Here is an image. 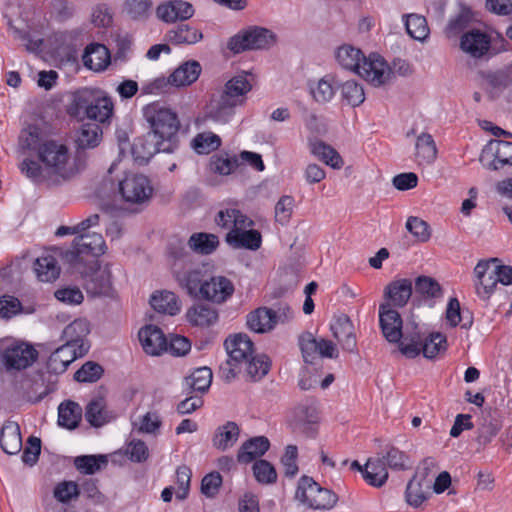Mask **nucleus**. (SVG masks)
Wrapping results in <instances>:
<instances>
[{
	"mask_svg": "<svg viewBox=\"0 0 512 512\" xmlns=\"http://www.w3.org/2000/svg\"><path fill=\"white\" fill-rule=\"evenodd\" d=\"M143 115L151 133L143 144L145 155L135 160H149L159 153L173 154L179 148L177 133L180 122L176 112L159 102H153L144 107Z\"/></svg>",
	"mask_w": 512,
	"mask_h": 512,
	"instance_id": "1",
	"label": "nucleus"
},
{
	"mask_svg": "<svg viewBox=\"0 0 512 512\" xmlns=\"http://www.w3.org/2000/svg\"><path fill=\"white\" fill-rule=\"evenodd\" d=\"M252 84L247 75H237L228 80L211 100L209 117L216 122L227 123L235 114V108L242 106Z\"/></svg>",
	"mask_w": 512,
	"mask_h": 512,
	"instance_id": "2",
	"label": "nucleus"
},
{
	"mask_svg": "<svg viewBox=\"0 0 512 512\" xmlns=\"http://www.w3.org/2000/svg\"><path fill=\"white\" fill-rule=\"evenodd\" d=\"M114 105L110 97L97 89H83L74 94L69 106L73 116H85L100 123L108 121L113 114Z\"/></svg>",
	"mask_w": 512,
	"mask_h": 512,
	"instance_id": "3",
	"label": "nucleus"
},
{
	"mask_svg": "<svg viewBox=\"0 0 512 512\" xmlns=\"http://www.w3.org/2000/svg\"><path fill=\"white\" fill-rule=\"evenodd\" d=\"M19 170L35 183L69 179L85 168V162H19Z\"/></svg>",
	"mask_w": 512,
	"mask_h": 512,
	"instance_id": "4",
	"label": "nucleus"
},
{
	"mask_svg": "<svg viewBox=\"0 0 512 512\" xmlns=\"http://www.w3.org/2000/svg\"><path fill=\"white\" fill-rule=\"evenodd\" d=\"M118 193L121 200L135 209L146 207L153 196L154 188L151 180L144 174L127 171L117 175Z\"/></svg>",
	"mask_w": 512,
	"mask_h": 512,
	"instance_id": "5",
	"label": "nucleus"
},
{
	"mask_svg": "<svg viewBox=\"0 0 512 512\" xmlns=\"http://www.w3.org/2000/svg\"><path fill=\"white\" fill-rule=\"evenodd\" d=\"M171 256L174 258L172 264L173 274L179 286L186 291V293L198 299L202 291V286L206 282L209 274L204 266H189L179 269V263H187L190 254L184 247L171 248Z\"/></svg>",
	"mask_w": 512,
	"mask_h": 512,
	"instance_id": "6",
	"label": "nucleus"
},
{
	"mask_svg": "<svg viewBox=\"0 0 512 512\" xmlns=\"http://www.w3.org/2000/svg\"><path fill=\"white\" fill-rule=\"evenodd\" d=\"M446 348L447 341L443 334L431 333L423 339L418 328L413 332L407 330L404 341L400 343V352L408 358H415L422 352L424 357L433 359Z\"/></svg>",
	"mask_w": 512,
	"mask_h": 512,
	"instance_id": "7",
	"label": "nucleus"
},
{
	"mask_svg": "<svg viewBox=\"0 0 512 512\" xmlns=\"http://www.w3.org/2000/svg\"><path fill=\"white\" fill-rule=\"evenodd\" d=\"M276 39V35L271 30L253 26L231 37L228 48L235 54L247 50H264L272 47L276 43Z\"/></svg>",
	"mask_w": 512,
	"mask_h": 512,
	"instance_id": "8",
	"label": "nucleus"
},
{
	"mask_svg": "<svg viewBox=\"0 0 512 512\" xmlns=\"http://www.w3.org/2000/svg\"><path fill=\"white\" fill-rule=\"evenodd\" d=\"M296 498L307 507L318 510L332 509L338 501L333 491L322 488L308 476H303L299 480Z\"/></svg>",
	"mask_w": 512,
	"mask_h": 512,
	"instance_id": "9",
	"label": "nucleus"
},
{
	"mask_svg": "<svg viewBox=\"0 0 512 512\" xmlns=\"http://www.w3.org/2000/svg\"><path fill=\"white\" fill-rule=\"evenodd\" d=\"M379 325L384 338L390 343H397L399 348L400 343L404 341L406 331L413 332L418 326L411 321L403 328L401 315L391 307V304H380Z\"/></svg>",
	"mask_w": 512,
	"mask_h": 512,
	"instance_id": "10",
	"label": "nucleus"
},
{
	"mask_svg": "<svg viewBox=\"0 0 512 512\" xmlns=\"http://www.w3.org/2000/svg\"><path fill=\"white\" fill-rule=\"evenodd\" d=\"M299 347L306 363L313 364L317 356L336 359L339 356L337 345L331 340L316 338L311 332L299 336Z\"/></svg>",
	"mask_w": 512,
	"mask_h": 512,
	"instance_id": "11",
	"label": "nucleus"
},
{
	"mask_svg": "<svg viewBox=\"0 0 512 512\" xmlns=\"http://www.w3.org/2000/svg\"><path fill=\"white\" fill-rule=\"evenodd\" d=\"M357 74L375 87L389 83L393 77L391 68L378 54H371L367 58L364 57Z\"/></svg>",
	"mask_w": 512,
	"mask_h": 512,
	"instance_id": "12",
	"label": "nucleus"
},
{
	"mask_svg": "<svg viewBox=\"0 0 512 512\" xmlns=\"http://www.w3.org/2000/svg\"><path fill=\"white\" fill-rule=\"evenodd\" d=\"M235 287L230 279L222 275H209L198 299L215 304L225 303L234 294Z\"/></svg>",
	"mask_w": 512,
	"mask_h": 512,
	"instance_id": "13",
	"label": "nucleus"
},
{
	"mask_svg": "<svg viewBox=\"0 0 512 512\" xmlns=\"http://www.w3.org/2000/svg\"><path fill=\"white\" fill-rule=\"evenodd\" d=\"M37 356L38 352L32 345L20 342L4 350L3 361L8 370H22L31 366Z\"/></svg>",
	"mask_w": 512,
	"mask_h": 512,
	"instance_id": "14",
	"label": "nucleus"
},
{
	"mask_svg": "<svg viewBox=\"0 0 512 512\" xmlns=\"http://www.w3.org/2000/svg\"><path fill=\"white\" fill-rule=\"evenodd\" d=\"M107 246L100 233H87L78 235L73 241V250L67 254L70 261H76L81 255L87 254L94 257L103 255Z\"/></svg>",
	"mask_w": 512,
	"mask_h": 512,
	"instance_id": "15",
	"label": "nucleus"
},
{
	"mask_svg": "<svg viewBox=\"0 0 512 512\" xmlns=\"http://www.w3.org/2000/svg\"><path fill=\"white\" fill-rule=\"evenodd\" d=\"M201 73V66L197 61H187L167 78H158L153 82V86L157 89H162L167 85L175 87L189 86L194 83Z\"/></svg>",
	"mask_w": 512,
	"mask_h": 512,
	"instance_id": "16",
	"label": "nucleus"
},
{
	"mask_svg": "<svg viewBox=\"0 0 512 512\" xmlns=\"http://www.w3.org/2000/svg\"><path fill=\"white\" fill-rule=\"evenodd\" d=\"M330 330L344 351L348 353L358 352L355 328L347 315L342 314L335 317L330 325Z\"/></svg>",
	"mask_w": 512,
	"mask_h": 512,
	"instance_id": "17",
	"label": "nucleus"
},
{
	"mask_svg": "<svg viewBox=\"0 0 512 512\" xmlns=\"http://www.w3.org/2000/svg\"><path fill=\"white\" fill-rule=\"evenodd\" d=\"M474 274L477 279L475 282L476 293L482 300L486 301L491 297L499 283L493 263L490 260L479 261L474 268Z\"/></svg>",
	"mask_w": 512,
	"mask_h": 512,
	"instance_id": "18",
	"label": "nucleus"
},
{
	"mask_svg": "<svg viewBox=\"0 0 512 512\" xmlns=\"http://www.w3.org/2000/svg\"><path fill=\"white\" fill-rule=\"evenodd\" d=\"M88 351V345H79V351L70 344H64L57 348L49 357L47 368L50 372L61 374L78 357L84 356Z\"/></svg>",
	"mask_w": 512,
	"mask_h": 512,
	"instance_id": "19",
	"label": "nucleus"
},
{
	"mask_svg": "<svg viewBox=\"0 0 512 512\" xmlns=\"http://www.w3.org/2000/svg\"><path fill=\"white\" fill-rule=\"evenodd\" d=\"M193 5L183 0H170L159 4L156 16L165 23L185 21L194 15Z\"/></svg>",
	"mask_w": 512,
	"mask_h": 512,
	"instance_id": "20",
	"label": "nucleus"
},
{
	"mask_svg": "<svg viewBox=\"0 0 512 512\" xmlns=\"http://www.w3.org/2000/svg\"><path fill=\"white\" fill-rule=\"evenodd\" d=\"M224 344L228 359L233 365L239 364L243 366L253 356V342L245 334L230 336L225 340Z\"/></svg>",
	"mask_w": 512,
	"mask_h": 512,
	"instance_id": "21",
	"label": "nucleus"
},
{
	"mask_svg": "<svg viewBox=\"0 0 512 512\" xmlns=\"http://www.w3.org/2000/svg\"><path fill=\"white\" fill-rule=\"evenodd\" d=\"M138 336L142 348L147 354L158 356L167 351V339L159 327L146 325L140 329Z\"/></svg>",
	"mask_w": 512,
	"mask_h": 512,
	"instance_id": "22",
	"label": "nucleus"
},
{
	"mask_svg": "<svg viewBox=\"0 0 512 512\" xmlns=\"http://www.w3.org/2000/svg\"><path fill=\"white\" fill-rule=\"evenodd\" d=\"M226 242L235 249L245 248L257 250L262 243V237L259 231L251 227H239L232 229L226 234Z\"/></svg>",
	"mask_w": 512,
	"mask_h": 512,
	"instance_id": "23",
	"label": "nucleus"
},
{
	"mask_svg": "<svg viewBox=\"0 0 512 512\" xmlns=\"http://www.w3.org/2000/svg\"><path fill=\"white\" fill-rule=\"evenodd\" d=\"M490 44L491 39L489 35L478 29L464 33L460 41V47L463 52L474 58H479L486 54L490 48Z\"/></svg>",
	"mask_w": 512,
	"mask_h": 512,
	"instance_id": "24",
	"label": "nucleus"
},
{
	"mask_svg": "<svg viewBox=\"0 0 512 512\" xmlns=\"http://www.w3.org/2000/svg\"><path fill=\"white\" fill-rule=\"evenodd\" d=\"M319 421L318 410L313 405H300L295 412V429L307 437H314Z\"/></svg>",
	"mask_w": 512,
	"mask_h": 512,
	"instance_id": "25",
	"label": "nucleus"
},
{
	"mask_svg": "<svg viewBox=\"0 0 512 512\" xmlns=\"http://www.w3.org/2000/svg\"><path fill=\"white\" fill-rule=\"evenodd\" d=\"M412 295V282L409 279H398L389 283L385 290L384 296L388 300L386 304L391 307H404Z\"/></svg>",
	"mask_w": 512,
	"mask_h": 512,
	"instance_id": "26",
	"label": "nucleus"
},
{
	"mask_svg": "<svg viewBox=\"0 0 512 512\" xmlns=\"http://www.w3.org/2000/svg\"><path fill=\"white\" fill-rule=\"evenodd\" d=\"M388 466L381 456L369 458L364 465L363 478L371 486L381 487L388 480Z\"/></svg>",
	"mask_w": 512,
	"mask_h": 512,
	"instance_id": "27",
	"label": "nucleus"
},
{
	"mask_svg": "<svg viewBox=\"0 0 512 512\" xmlns=\"http://www.w3.org/2000/svg\"><path fill=\"white\" fill-rule=\"evenodd\" d=\"M87 293L92 295H108L111 291V274L107 268H98L87 274L84 279Z\"/></svg>",
	"mask_w": 512,
	"mask_h": 512,
	"instance_id": "28",
	"label": "nucleus"
},
{
	"mask_svg": "<svg viewBox=\"0 0 512 512\" xmlns=\"http://www.w3.org/2000/svg\"><path fill=\"white\" fill-rule=\"evenodd\" d=\"M82 59L85 67L100 72L110 64V53L102 44H90L86 47Z\"/></svg>",
	"mask_w": 512,
	"mask_h": 512,
	"instance_id": "29",
	"label": "nucleus"
},
{
	"mask_svg": "<svg viewBox=\"0 0 512 512\" xmlns=\"http://www.w3.org/2000/svg\"><path fill=\"white\" fill-rule=\"evenodd\" d=\"M270 447V442L265 436L253 437L245 441L237 454L240 463H250L254 459L263 456Z\"/></svg>",
	"mask_w": 512,
	"mask_h": 512,
	"instance_id": "30",
	"label": "nucleus"
},
{
	"mask_svg": "<svg viewBox=\"0 0 512 512\" xmlns=\"http://www.w3.org/2000/svg\"><path fill=\"white\" fill-rule=\"evenodd\" d=\"M215 223L223 229H229V231L239 227H252L254 225L250 218L234 208L220 210L215 217Z\"/></svg>",
	"mask_w": 512,
	"mask_h": 512,
	"instance_id": "31",
	"label": "nucleus"
},
{
	"mask_svg": "<svg viewBox=\"0 0 512 512\" xmlns=\"http://www.w3.org/2000/svg\"><path fill=\"white\" fill-rule=\"evenodd\" d=\"M239 435V426L233 421H228L216 429L212 439L213 446L218 450L225 451L234 446Z\"/></svg>",
	"mask_w": 512,
	"mask_h": 512,
	"instance_id": "32",
	"label": "nucleus"
},
{
	"mask_svg": "<svg viewBox=\"0 0 512 512\" xmlns=\"http://www.w3.org/2000/svg\"><path fill=\"white\" fill-rule=\"evenodd\" d=\"M186 317L193 326L209 327L217 322L218 312L206 304H196L187 310Z\"/></svg>",
	"mask_w": 512,
	"mask_h": 512,
	"instance_id": "33",
	"label": "nucleus"
},
{
	"mask_svg": "<svg viewBox=\"0 0 512 512\" xmlns=\"http://www.w3.org/2000/svg\"><path fill=\"white\" fill-rule=\"evenodd\" d=\"M0 445L7 454H17L22 448L20 427L15 422L6 423L0 432Z\"/></svg>",
	"mask_w": 512,
	"mask_h": 512,
	"instance_id": "34",
	"label": "nucleus"
},
{
	"mask_svg": "<svg viewBox=\"0 0 512 512\" xmlns=\"http://www.w3.org/2000/svg\"><path fill=\"white\" fill-rule=\"evenodd\" d=\"M273 309L260 307L247 316V325L250 330L257 333H267L275 328Z\"/></svg>",
	"mask_w": 512,
	"mask_h": 512,
	"instance_id": "35",
	"label": "nucleus"
},
{
	"mask_svg": "<svg viewBox=\"0 0 512 512\" xmlns=\"http://www.w3.org/2000/svg\"><path fill=\"white\" fill-rule=\"evenodd\" d=\"M82 418V408L73 401L61 403L58 407V424L69 430L75 429Z\"/></svg>",
	"mask_w": 512,
	"mask_h": 512,
	"instance_id": "36",
	"label": "nucleus"
},
{
	"mask_svg": "<svg viewBox=\"0 0 512 512\" xmlns=\"http://www.w3.org/2000/svg\"><path fill=\"white\" fill-rule=\"evenodd\" d=\"M309 92L313 100L319 104L330 102L335 95L333 77L326 75L318 80L310 81Z\"/></svg>",
	"mask_w": 512,
	"mask_h": 512,
	"instance_id": "37",
	"label": "nucleus"
},
{
	"mask_svg": "<svg viewBox=\"0 0 512 512\" xmlns=\"http://www.w3.org/2000/svg\"><path fill=\"white\" fill-rule=\"evenodd\" d=\"M202 37V33L198 29L188 24H180L166 34L167 40L176 45H192L199 42Z\"/></svg>",
	"mask_w": 512,
	"mask_h": 512,
	"instance_id": "38",
	"label": "nucleus"
},
{
	"mask_svg": "<svg viewBox=\"0 0 512 512\" xmlns=\"http://www.w3.org/2000/svg\"><path fill=\"white\" fill-rule=\"evenodd\" d=\"M335 57L341 67L357 73L364 55L362 51L356 47L342 45L336 50Z\"/></svg>",
	"mask_w": 512,
	"mask_h": 512,
	"instance_id": "39",
	"label": "nucleus"
},
{
	"mask_svg": "<svg viewBox=\"0 0 512 512\" xmlns=\"http://www.w3.org/2000/svg\"><path fill=\"white\" fill-rule=\"evenodd\" d=\"M479 160H512V142L489 141L482 149Z\"/></svg>",
	"mask_w": 512,
	"mask_h": 512,
	"instance_id": "40",
	"label": "nucleus"
},
{
	"mask_svg": "<svg viewBox=\"0 0 512 512\" xmlns=\"http://www.w3.org/2000/svg\"><path fill=\"white\" fill-rule=\"evenodd\" d=\"M37 278L42 282H52L59 277L60 267L52 255L38 257L34 263Z\"/></svg>",
	"mask_w": 512,
	"mask_h": 512,
	"instance_id": "41",
	"label": "nucleus"
},
{
	"mask_svg": "<svg viewBox=\"0 0 512 512\" xmlns=\"http://www.w3.org/2000/svg\"><path fill=\"white\" fill-rule=\"evenodd\" d=\"M85 418L92 426L101 427L108 423L112 416L106 409L104 399L95 398L91 400L86 406Z\"/></svg>",
	"mask_w": 512,
	"mask_h": 512,
	"instance_id": "42",
	"label": "nucleus"
},
{
	"mask_svg": "<svg viewBox=\"0 0 512 512\" xmlns=\"http://www.w3.org/2000/svg\"><path fill=\"white\" fill-rule=\"evenodd\" d=\"M102 138V129L96 123H86L81 126L77 133L76 145L78 149H89L96 147Z\"/></svg>",
	"mask_w": 512,
	"mask_h": 512,
	"instance_id": "43",
	"label": "nucleus"
},
{
	"mask_svg": "<svg viewBox=\"0 0 512 512\" xmlns=\"http://www.w3.org/2000/svg\"><path fill=\"white\" fill-rule=\"evenodd\" d=\"M188 246L191 250L202 254L208 255L214 252L219 246L218 236L210 233H194L188 240Z\"/></svg>",
	"mask_w": 512,
	"mask_h": 512,
	"instance_id": "44",
	"label": "nucleus"
},
{
	"mask_svg": "<svg viewBox=\"0 0 512 512\" xmlns=\"http://www.w3.org/2000/svg\"><path fill=\"white\" fill-rule=\"evenodd\" d=\"M150 304L160 313L175 315L180 311L176 295L169 291L154 293L150 298Z\"/></svg>",
	"mask_w": 512,
	"mask_h": 512,
	"instance_id": "45",
	"label": "nucleus"
},
{
	"mask_svg": "<svg viewBox=\"0 0 512 512\" xmlns=\"http://www.w3.org/2000/svg\"><path fill=\"white\" fill-rule=\"evenodd\" d=\"M405 28L409 36L418 41H424L429 36L430 30L426 18L420 14L403 15Z\"/></svg>",
	"mask_w": 512,
	"mask_h": 512,
	"instance_id": "46",
	"label": "nucleus"
},
{
	"mask_svg": "<svg viewBox=\"0 0 512 512\" xmlns=\"http://www.w3.org/2000/svg\"><path fill=\"white\" fill-rule=\"evenodd\" d=\"M212 378L213 374L209 367H199L185 377L184 385L193 391L204 393L209 389Z\"/></svg>",
	"mask_w": 512,
	"mask_h": 512,
	"instance_id": "47",
	"label": "nucleus"
},
{
	"mask_svg": "<svg viewBox=\"0 0 512 512\" xmlns=\"http://www.w3.org/2000/svg\"><path fill=\"white\" fill-rule=\"evenodd\" d=\"M89 333V325L85 320L78 319L70 323L63 330L65 344H70L79 351V345L84 344V338Z\"/></svg>",
	"mask_w": 512,
	"mask_h": 512,
	"instance_id": "48",
	"label": "nucleus"
},
{
	"mask_svg": "<svg viewBox=\"0 0 512 512\" xmlns=\"http://www.w3.org/2000/svg\"><path fill=\"white\" fill-rule=\"evenodd\" d=\"M220 145V137L210 131L198 133L191 141V147L199 155L209 154L217 150Z\"/></svg>",
	"mask_w": 512,
	"mask_h": 512,
	"instance_id": "49",
	"label": "nucleus"
},
{
	"mask_svg": "<svg viewBox=\"0 0 512 512\" xmlns=\"http://www.w3.org/2000/svg\"><path fill=\"white\" fill-rule=\"evenodd\" d=\"M430 488V481H423L413 477L406 488L407 502L413 506H420L427 498L426 490Z\"/></svg>",
	"mask_w": 512,
	"mask_h": 512,
	"instance_id": "50",
	"label": "nucleus"
},
{
	"mask_svg": "<svg viewBox=\"0 0 512 512\" xmlns=\"http://www.w3.org/2000/svg\"><path fill=\"white\" fill-rule=\"evenodd\" d=\"M340 93L343 101L351 107L360 106L365 100L362 85L354 80H348L340 85Z\"/></svg>",
	"mask_w": 512,
	"mask_h": 512,
	"instance_id": "51",
	"label": "nucleus"
},
{
	"mask_svg": "<svg viewBox=\"0 0 512 512\" xmlns=\"http://www.w3.org/2000/svg\"><path fill=\"white\" fill-rule=\"evenodd\" d=\"M243 368L251 380L257 381L268 373L270 369V361L269 358L263 354L252 356L245 362Z\"/></svg>",
	"mask_w": 512,
	"mask_h": 512,
	"instance_id": "52",
	"label": "nucleus"
},
{
	"mask_svg": "<svg viewBox=\"0 0 512 512\" xmlns=\"http://www.w3.org/2000/svg\"><path fill=\"white\" fill-rule=\"evenodd\" d=\"M39 160H64L68 156V148L66 145L55 141L48 140L40 144L38 147Z\"/></svg>",
	"mask_w": 512,
	"mask_h": 512,
	"instance_id": "53",
	"label": "nucleus"
},
{
	"mask_svg": "<svg viewBox=\"0 0 512 512\" xmlns=\"http://www.w3.org/2000/svg\"><path fill=\"white\" fill-rule=\"evenodd\" d=\"M239 162H207L205 171L207 173V181L210 184L218 182V176H227L233 173L238 167Z\"/></svg>",
	"mask_w": 512,
	"mask_h": 512,
	"instance_id": "54",
	"label": "nucleus"
},
{
	"mask_svg": "<svg viewBox=\"0 0 512 512\" xmlns=\"http://www.w3.org/2000/svg\"><path fill=\"white\" fill-rule=\"evenodd\" d=\"M405 226H406V229L419 242L425 243L431 237V228H430L429 224L419 217H416V216L408 217Z\"/></svg>",
	"mask_w": 512,
	"mask_h": 512,
	"instance_id": "55",
	"label": "nucleus"
},
{
	"mask_svg": "<svg viewBox=\"0 0 512 512\" xmlns=\"http://www.w3.org/2000/svg\"><path fill=\"white\" fill-rule=\"evenodd\" d=\"M415 291L426 298H438L442 295L440 284L434 278L428 276L416 278Z\"/></svg>",
	"mask_w": 512,
	"mask_h": 512,
	"instance_id": "56",
	"label": "nucleus"
},
{
	"mask_svg": "<svg viewBox=\"0 0 512 512\" xmlns=\"http://www.w3.org/2000/svg\"><path fill=\"white\" fill-rule=\"evenodd\" d=\"M387 466L392 470H405L410 467L409 457L398 448L391 446L387 452L382 455Z\"/></svg>",
	"mask_w": 512,
	"mask_h": 512,
	"instance_id": "57",
	"label": "nucleus"
},
{
	"mask_svg": "<svg viewBox=\"0 0 512 512\" xmlns=\"http://www.w3.org/2000/svg\"><path fill=\"white\" fill-rule=\"evenodd\" d=\"M253 473L256 480L260 483L270 484L277 479V473L274 466L266 460H258L253 465Z\"/></svg>",
	"mask_w": 512,
	"mask_h": 512,
	"instance_id": "58",
	"label": "nucleus"
},
{
	"mask_svg": "<svg viewBox=\"0 0 512 512\" xmlns=\"http://www.w3.org/2000/svg\"><path fill=\"white\" fill-rule=\"evenodd\" d=\"M309 147L311 154L319 160H338L340 155L330 145L319 140H310Z\"/></svg>",
	"mask_w": 512,
	"mask_h": 512,
	"instance_id": "59",
	"label": "nucleus"
},
{
	"mask_svg": "<svg viewBox=\"0 0 512 512\" xmlns=\"http://www.w3.org/2000/svg\"><path fill=\"white\" fill-rule=\"evenodd\" d=\"M103 373L102 367L94 362H86L74 374V379L78 382H95Z\"/></svg>",
	"mask_w": 512,
	"mask_h": 512,
	"instance_id": "60",
	"label": "nucleus"
},
{
	"mask_svg": "<svg viewBox=\"0 0 512 512\" xmlns=\"http://www.w3.org/2000/svg\"><path fill=\"white\" fill-rule=\"evenodd\" d=\"M79 496L78 485L73 481H63L56 485L54 497L62 503H68Z\"/></svg>",
	"mask_w": 512,
	"mask_h": 512,
	"instance_id": "61",
	"label": "nucleus"
},
{
	"mask_svg": "<svg viewBox=\"0 0 512 512\" xmlns=\"http://www.w3.org/2000/svg\"><path fill=\"white\" fill-rule=\"evenodd\" d=\"M417 156L424 160L434 159L437 155V149L434 140L429 134H422L416 142Z\"/></svg>",
	"mask_w": 512,
	"mask_h": 512,
	"instance_id": "62",
	"label": "nucleus"
},
{
	"mask_svg": "<svg viewBox=\"0 0 512 512\" xmlns=\"http://www.w3.org/2000/svg\"><path fill=\"white\" fill-rule=\"evenodd\" d=\"M151 8L150 0H126L124 9L133 19H143L149 15Z\"/></svg>",
	"mask_w": 512,
	"mask_h": 512,
	"instance_id": "63",
	"label": "nucleus"
},
{
	"mask_svg": "<svg viewBox=\"0 0 512 512\" xmlns=\"http://www.w3.org/2000/svg\"><path fill=\"white\" fill-rule=\"evenodd\" d=\"M297 456V446L288 445L285 449L284 455L281 458L285 476L294 477L298 473Z\"/></svg>",
	"mask_w": 512,
	"mask_h": 512,
	"instance_id": "64",
	"label": "nucleus"
}]
</instances>
